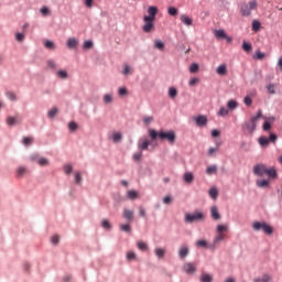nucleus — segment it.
<instances>
[{
    "instance_id": "f257e3e1",
    "label": "nucleus",
    "mask_w": 282,
    "mask_h": 282,
    "mask_svg": "<svg viewBox=\"0 0 282 282\" xmlns=\"http://www.w3.org/2000/svg\"><path fill=\"white\" fill-rule=\"evenodd\" d=\"M149 135L151 138V140H158V138L160 140H167V142L170 144H175V139L177 138L175 135V131H167V132H164V131H155L153 129H150L149 130Z\"/></svg>"
},
{
    "instance_id": "f03ea898",
    "label": "nucleus",
    "mask_w": 282,
    "mask_h": 282,
    "mask_svg": "<svg viewBox=\"0 0 282 282\" xmlns=\"http://www.w3.org/2000/svg\"><path fill=\"white\" fill-rule=\"evenodd\" d=\"M259 118H261V111L258 112L256 117H252L249 121L243 123L242 126L243 131H246L250 135L251 133H254V131L257 130V122L259 121Z\"/></svg>"
},
{
    "instance_id": "7ed1b4c3",
    "label": "nucleus",
    "mask_w": 282,
    "mask_h": 282,
    "mask_svg": "<svg viewBox=\"0 0 282 282\" xmlns=\"http://www.w3.org/2000/svg\"><path fill=\"white\" fill-rule=\"evenodd\" d=\"M258 6L259 3L257 2V0H252L249 3H241L240 12L242 17H250V14H252V10H257Z\"/></svg>"
},
{
    "instance_id": "20e7f679",
    "label": "nucleus",
    "mask_w": 282,
    "mask_h": 282,
    "mask_svg": "<svg viewBox=\"0 0 282 282\" xmlns=\"http://www.w3.org/2000/svg\"><path fill=\"white\" fill-rule=\"evenodd\" d=\"M252 229L256 232H259V230H262L264 232V235H272V232H274V228H272V226L268 225V223L265 221H254L252 224Z\"/></svg>"
},
{
    "instance_id": "39448f33",
    "label": "nucleus",
    "mask_w": 282,
    "mask_h": 282,
    "mask_svg": "<svg viewBox=\"0 0 282 282\" xmlns=\"http://www.w3.org/2000/svg\"><path fill=\"white\" fill-rule=\"evenodd\" d=\"M204 220V214L202 212H195L193 214L185 215L186 224H193L194 221H202Z\"/></svg>"
},
{
    "instance_id": "423d86ee",
    "label": "nucleus",
    "mask_w": 282,
    "mask_h": 282,
    "mask_svg": "<svg viewBox=\"0 0 282 282\" xmlns=\"http://www.w3.org/2000/svg\"><path fill=\"white\" fill-rule=\"evenodd\" d=\"M144 24L142 26L143 32L148 33L153 32L155 30V20H151L150 18H143Z\"/></svg>"
},
{
    "instance_id": "0eeeda50",
    "label": "nucleus",
    "mask_w": 282,
    "mask_h": 282,
    "mask_svg": "<svg viewBox=\"0 0 282 282\" xmlns=\"http://www.w3.org/2000/svg\"><path fill=\"white\" fill-rule=\"evenodd\" d=\"M258 142H259L260 147H268V144H270V142H276V134L271 133L269 135V138L260 137Z\"/></svg>"
},
{
    "instance_id": "6e6552de",
    "label": "nucleus",
    "mask_w": 282,
    "mask_h": 282,
    "mask_svg": "<svg viewBox=\"0 0 282 282\" xmlns=\"http://www.w3.org/2000/svg\"><path fill=\"white\" fill-rule=\"evenodd\" d=\"M268 171V166L265 164H257L253 166V174L258 175L259 177H263Z\"/></svg>"
},
{
    "instance_id": "1a4fd4ad",
    "label": "nucleus",
    "mask_w": 282,
    "mask_h": 282,
    "mask_svg": "<svg viewBox=\"0 0 282 282\" xmlns=\"http://www.w3.org/2000/svg\"><path fill=\"white\" fill-rule=\"evenodd\" d=\"M30 161L37 162L40 166H47V164H50V161L46 158H39V154H32Z\"/></svg>"
},
{
    "instance_id": "9d476101",
    "label": "nucleus",
    "mask_w": 282,
    "mask_h": 282,
    "mask_svg": "<svg viewBox=\"0 0 282 282\" xmlns=\"http://www.w3.org/2000/svg\"><path fill=\"white\" fill-rule=\"evenodd\" d=\"M156 14H158V7L151 6L148 8V15H143V18L151 19L152 21H155Z\"/></svg>"
},
{
    "instance_id": "9b49d317",
    "label": "nucleus",
    "mask_w": 282,
    "mask_h": 282,
    "mask_svg": "<svg viewBox=\"0 0 282 282\" xmlns=\"http://www.w3.org/2000/svg\"><path fill=\"white\" fill-rule=\"evenodd\" d=\"M183 270L184 272H186V274H195V272H197V268H195V264L187 262L183 265Z\"/></svg>"
},
{
    "instance_id": "f8f14e48",
    "label": "nucleus",
    "mask_w": 282,
    "mask_h": 282,
    "mask_svg": "<svg viewBox=\"0 0 282 282\" xmlns=\"http://www.w3.org/2000/svg\"><path fill=\"white\" fill-rule=\"evenodd\" d=\"M195 122L198 127H206V124H208V118H206L204 115H200L195 118Z\"/></svg>"
},
{
    "instance_id": "ddd939ff",
    "label": "nucleus",
    "mask_w": 282,
    "mask_h": 282,
    "mask_svg": "<svg viewBox=\"0 0 282 282\" xmlns=\"http://www.w3.org/2000/svg\"><path fill=\"white\" fill-rule=\"evenodd\" d=\"M214 34H215L216 39H226L228 41V43H230L232 41V37H228L224 30H216L214 32Z\"/></svg>"
},
{
    "instance_id": "4468645a",
    "label": "nucleus",
    "mask_w": 282,
    "mask_h": 282,
    "mask_svg": "<svg viewBox=\"0 0 282 282\" xmlns=\"http://www.w3.org/2000/svg\"><path fill=\"white\" fill-rule=\"evenodd\" d=\"M66 47H68V50H74L78 47V40H76L75 37H69L66 41Z\"/></svg>"
},
{
    "instance_id": "2eb2a0df",
    "label": "nucleus",
    "mask_w": 282,
    "mask_h": 282,
    "mask_svg": "<svg viewBox=\"0 0 282 282\" xmlns=\"http://www.w3.org/2000/svg\"><path fill=\"white\" fill-rule=\"evenodd\" d=\"M210 216H212V219H215V220L221 219V215L219 214V209L217 208V206L210 207Z\"/></svg>"
},
{
    "instance_id": "dca6fc26",
    "label": "nucleus",
    "mask_w": 282,
    "mask_h": 282,
    "mask_svg": "<svg viewBox=\"0 0 282 282\" xmlns=\"http://www.w3.org/2000/svg\"><path fill=\"white\" fill-rule=\"evenodd\" d=\"M216 73L218 76H226L228 74V66L226 64H221L216 68Z\"/></svg>"
},
{
    "instance_id": "f3484780",
    "label": "nucleus",
    "mask_w": 282,
    "mask_h": 282,
    "mask_svg": "<svg viewBox=\"0 0 282 282\" xmlns=\"http://www.w3.org/2000/svg\"><path fill=\"white\" fill-rule=\"evenodd\" d=\"M180 259H186L188 257V247L186 245H183L178 250Z\"/></svg>"
},
{
    "instance_id": "a211bd4d",
    "label": "nucleus",
    "mask_w": 282,
    "mask_h": 282,
    "mask_svg": "<svg viewBox=\"0 0 282 282\" xmlns=\"http://www.w3.org/2000/svg\"><path fill=\"white\" fill-rule=\"evenodd\" d=\"M151 144V141H148L147 139H141L139 141V149H141V151H147L149 149V145Z\"/></svg>"
},
{
    "instance_id": "6ab92c4d",
    "label": "nucleus",
    "mask_w": 282,
    "mask_h": 282,
    "mask_svg": "<svg viewBox=\"0 0 282 282\" xmlns=\"http://www.w3.org/2000/svg\"><path fill=\"white\" fill-rule=\"evenodd\" d=\"M193 180H195V176H193V173H191V172H186V173L183 175V181H184L186 184H193Z\"/></svg>"
},
{
    "instance_id": "aec40b11",
    "label": "nucleus",
    "mask_w": 282,
    "mask_h": 282,
    "mask_svg": "<svg viewBox=\"0 0 282 282\" xmlns=\"http://www.w3.org/2000/svg\"><path fill=\"white\" fill-rule=\"evenodd\" d=\"M181 21L182 23H184V25L191 26L193 25V19H191L188 15L186 14H182L181 15Z\"/></svg>"
},
{
    "instance_id": "412c9836",
    "label": "nucleus",
    "mask_w": 282,
    "mask_h": 282,
    "mask_svg": "<svg viewBox=\"0 0 282 282\" xmlns=\"http://www.w3.org/2000/svg\"><path fill=\"white\" fill-rule=\"evenodd\" d=\"M110 140H112V142H115V143L121 142V140H122V133H120V132H113V133L110 135Z\"/></svg>"
},
{
    "instance_id": "4be33fe9",
    "label": "nucleus",
    "mask_w": 282,
    "mask_h": 282,
    "mask_svg": "<svg viewBox=\"0 0 282 282\" xmlns=\"http://www.w3.org/2000/svg\"><path fill=\"white\" fill-rule=\"evenodd\" d=\"M123 218L127 219V221H131L133 219V212L131 209H123Z\"/></svg>"
},
{
    "instance_id": "5701e85b",
    "label": "nucleus",
    "mask_w": 282,
    "mask_h": 282,
    "mask_svg": "<svg viewBox=\"0 0 282 282\" xmlns=\"http://www.w3.org/2000/svg\"><path fill=\"white\" fill-rule=\"evenodd\" d=\"M7 124H9V127H14V124H19V117H8Z\"/></svg>"
},
{
    "instance_id": "b1692460",
    "label": "nucleus",
    "mask_w": 282,
    "mask_h": 282,
    "mask_svg": "<svg viewBox=\"0 0 282 282\" xmlns=\"http://www.w3.org/2000/svg\"><path fill=\"white\" fill-rule=\"evenodd\" d=\"M256 184L258 188H268V186L270 185V182H268L267 180H260V181H256Z\"/></svg>"
},
{
    "instance_id": "393cba45",
    "label": "nucleus",
    "mask_w": 282,
    "mask_h": 282,
    "mask_svg": "<svg viewBox=\"0 0 282 282\" xmlns=\"http://www.w3.org/2000/svg\"><path fill=\"white\" fill-rule=\"evenodd\" d=\"M265 175H268L269 177H271V180H276V170L274 167L268 169L267 167V173Z\"/></svg>"
},
{
    "instance_id": "a878e982",
    "label": "nucleus",
    "mask_w": 282,
    "mask_h": 282,
    "mask_svg": "<svg viewBox=\"0 0 282 282\" xmlns=\"http://www.w3.org/2000/svg\"><path fill=\"white\" fill-rule=\"evenodd\" d=\"M216 232H217V235H224V232H228L227 225H218L216 227Z\"/></svg>"
},
{
    "instance_id": "bb28decb",
    "label": "nucleus",
    "mask_w": 282,
    "mask_h": 282,
    "mask_svg": "<svg viewBox=\"0 0 282 282\" xmlns=\"http://www.w3.org/2000/svg\"><path fill=\"white\" fill-rule=\"evenodd\" d=\"M169 98H171L172 100L177 98V89L175 87L169 88Z\"/></svg>"
},
{
    "instance_id": "cd10ccee",
    "label": "nucleus",
    "mask_w": 282,
    "mask_h": 282,
    "mask_svg": "<svg viewBox=\"0 0 282 282\" xmlns=\"http://www.w3.org/2000/svg\"><path fill=\"white\" fill-rule=\"evenodd\" d=\"M224 239H226V234H217V236L214 239V243H221V241H224Z\"/></svg>"
},
{
    "instance_id": "c85d7f7f",
    "label": "nucleus",
    "mask_w": 282,
    "mask_h": 282,
    "mask_svg": "<svg viewBox=\"0 0 282 282\" xmlns=\"http://www.w3.org/2000/svg\"><path fill=\"white\" fill-rule=\"evenodd\" d=\"M212 281H213V276L210 274L203 273L200 275V282H212Z\"/></svg>"
},
{
    "instance_id": "c756f323",
    "label": "nucleus",
    "mask_w": 282,
    "mask_h": 282,
    "mask_svg": "<svg viewBox=\"0 0 282 282\" xmlns=\"http://www.w3.org/2000/svg\"><path fill=\"white\" fill-rule=\"evenodd\" d=\"M32 142H34V138H32V137H24L22 140V143L24 144V147H30V144H32Z\"/></svg>"
},
{
    "instance_id": "7c9ffc66",
    "label": "nucleus",
    "mask_w": 282,
    "mask_h": 282,
    "mask_svg": "<svg viewBox=\"0 0 282 282\" xmlns=\"http://www.w3.org/2000/svg\"><path fill=\"white\" fill-rule=\"evenodd\" d=\"M104 102L106 105H111L113 102V96L111 94H107L104 96Z\"/></svg>"
},
{
    "instance_id": "2f4dec72",
    "label": "nucleus",
    "mask_w": 282,
    "mask_h": 282,
    "mask_svg": "<svg viewBox=\"0 0 282 282\" xmlns=\"http://www.w3.org/2000/svg\"><path fill=\"white\" fill-rule=\"evenodd\" d=\"M208 193H209V197H212V199H217V195H219V192L215 187L210 188Z\"/></svg>"
},
{
    "instance_id": "473e14b6",
    "label": "nucleus",
    "mask_w": 282,
    "mask_h": 282,
    "mask_svg": "<svg viewBox=\"0 0 282 282\" xmlns=\"http://www.w3.org/2000/svg\"><path fill=\"white\" fill-rule=\"evenodd\" d=\"M154 252H155V254L159 259H164V254H165L166 251L162 248H158V249H155Z\"/></svg>"
},
{
    "instance_id": "72a5a7b5",
    "label": "nucleus",
    "mask_w": 282,
    "mask_h": 282,
    "mask_svg": "<svg viewBox=\"0 0 282 282\" xmlns=\"http://www.w3.org/2000/svg\"><path fill=\"white\" fill-rule=\"evenodd\" d=\"M137 246H138L139 250H142V251L149 250V246L144 241H139L137 243Z\"/></svg>"
},
{
    "instance_id": "f704fd0d",
    "label": "nucleus",
    "mask_w": 282,
    "mask_h": 282,
    "mask_svg": "<svg viewBox=\"0 0 282 282\" xmlns=\"http://www.w3.org/2000/svg\"><path fill=\"white\" fill-rule=\"evenodd\" d=\"M128 197L129 199H138L139 195H138V192L131 189V191H128Z\"/></svg>"
},
{
    "instance_id": "c9c22d12",
    "label": "nucleus",
    "mask_w": 282,
    "mask_h": 282,
    "mask_svg": "<svg viewBox=\"0 0 282 282\" xmlns=\"http://www.w3.org/2000/svg\"><path fill=\"white\" fill-rule=\"evenodd\" d=\"M154 47H155V50H164V42H162L160 40H155Z\"/></svg>"
},
{
    "instance_id": "e433bc0d",
    "label": "nucleus",
    "mask_w": 282,
    "mask_h": 282,
    "mask_svg": "<svg viewBox=\"0 0 282 282\" xmlns=\"http://www.w3.org/2000/svg\"><path fill=\"white\" fill-rule=\"evenodd\" d=\"M24 173H28V170L24 166L18 167V170H17L18 177H23Z\"/></svg>"
},
{
    "instance_id": "4c0bfd02",
    "label": "nucleus",
    "mask_w": 282,
    "mask_h": 282,
    "mask_svg": "<svg viewBox=\"0 0 282 282\" xmlns=\"http://www.w3.org/2000/svg\"><path fill=\"white\" fill-rule=\"evenodd\" d=\"M242 50H243V52H252V44H250L248 42H243Z\"/></svg>"
},
{
    "instance_id": "58836bf2",
    "label": "nucleus",
    "mask_w": 282,
    "mask_h": 282,
    "mask_svg": "<svg viewBox=\"0 0 282 282\" xmlns=\"http://www.w3.org/2000/svg\"><path fill=\"white\" fill-rule=\"evenodd\" d=\"M189 72H191V74H195V73L199 72V65L196 64V63H193V64L189 66Z\"/></svg>"
},
{
    "instance_id": "ea45409f",
    "label": "nucleus",
    "mask_w": 282,
    "mask_h": 282,
    "mask_svg": "<svg viewBox=\"0 0 282 282\" xmlns=\"http://www.w3.org/2000/svg\"><path fill=\"white\" fill-rule=\"evenodd\" d=\"M101 226H102L106 230H111V223H109V220H107V219H102V220H101Z\"/></svg>"
},
{
    "instance_id": "a19ab883",
    "label": "nucleus",
    "mask_w": 282,
    "mask_h": 282,
    "mask_svg": "<svg viewBox=\"0 0 282 282\" xmlns=\"http://www.w3.org/2000/svg\"><path fill=\"white\" fill-rule=\"evenodd\" d=\"M167 13L170 14V17H177V8L175 7H170L167 9Z\"/></svg>"
},
{
    "instance_id": "79ce46f5",
    "label": "nucleus",
    "mask_w": 282,
    "mask_h": 282,
    "mask_svg": "<svg viewBox=\"0 0 282 282\" xmlns=\"http://www.w3.org/2000/svg\"><path fill=\"white\" fill-rule=\"evenodd\" d=\"M206 173L207 175H213V173H217V166L216 165L208 166L206 169Z\"/></svg>"
},
{
    "instance_id": "37998d69",
    "label": "nucleus",
    "mask_w": 282,
    "mask_h": 282,
    "mask_svg": "<svg viewBox=\"0 0 282 282\" xmlns=\"http://www.w3.org/2000/svg\"><path fill=\"white\" fill-rule=\"evenodd\" d=\"M227 107H228V109H237V107H238V104H237V101L236 100H229L228 102H227Z\"/></svg>"
},
{
    "instance_id": "c03bdc74",
    "label": "nucleus",
    "mask_w": 282,
    "mask_h": 282,
    "mask_svg": "<svg viewBox=\"0 0 282 282\" xmlns=\"http://www.w3.org/2000/svg\"><path fill=\"white\" fill-rule=\"evenodd\" d=\"M228 113H229L228 109H226L224 107H221L218 111V116H220V118L228 116Z\"/></svg>"
},
{
    "instance_id": "a18cd8bd",
    "label": "nucleus",
    "mask_w": 282,
    "mask_h": 282,
    "mask_svg": "<svg viewBox=\"0 0 282 282\" xmlns=\"http://www.w3.org/2000/svg\"><path fill=\"white\" fill-rule=\"evenodd\" d=\"M270 279H271L270 275L264 274L262 275V278L256 279L254 282H270Z\"/></svg>"
},
{
    "instance_id": "49530a36",
    "label": "nucleus",
    "mask_w": 282,
    "mask_h": 282,
    "mask_svg": "<svg viewBox=\"0 0 282 282\" xmlns=\"http://www.w3.org/2000/svg\"><path fill=\"white\" fill-rule=\"evenodd\" d=\"M196 246L197 248H206L208 246V242H206V240H197Z\"/></svg>"
},
{
    "instance_id": "de8ad7c7",
    "label": "nucleus",
    "mask_w": 282,
    "mask_h": 282,
    "mask_svg": "<svg viewBox=\"0 0 282 282\" xmlns=\"http://www.w3.org/2000/svg\"><path fill=\"white\" fill-rule=\"evenodd\" d=\"M120 230H122V232H129L131 230V225H120Z\"/></svg>"
},
{
    "instance_id": "09e8293b",
    "label": "nucleus",
    "mask_w": 282,
    "mask_h": 282,
    "mask_svg": "<svg viewBox=\"0 0 282 282\" xmlns=\"http://www.w3.org/2000/svg\"><path fill=\"white\" fill-rule=\"evenodd\" d=\"M75 175V183L80 184L83 182V176L80 175L79 172H74Z\"/></svg>"
},
{
    "instance_id": "8fccbe9b",
    "label": "nucleus",
    "mask_w": 282,
    "mask_h": 282,
    "mask_svg": "<svg viewBox=\"0 0 282 282\" xmlns=\"http://www.w3.org/2000/svg\"><path fill=\"white\" fill-rule=\"evenodd\" d=\"M6 96L9 98V100H17V94L12 93V91H8L6 93Z\"/></svg>"
},
{
    "instance_id": "3c124183",
    "label": "nucleus",
    "mask_w": 282,
    "mask_h": 282,
    "mask_svg": "<svg viewBox=\"0 0 282 282\" xmlns=\"http://www.w3.org/2000/svg\"><path fill=\"white\" fill-rule=\"evenodd\" d=\"M44 46L46 47V50H54V42L47 40L45 41Z\"/></svg>"
},
{
    "instance_id": "603ef678",
    "label": "nucleus",
    "mask_w": 282,
    "mask_h": 282,
    "mask_svg": "<svg viewBox=\"0 0 282 282\" xmlns=\"http://www.w3.org/2000/svg\"><path fill=\"white\" fill-rule=\"evenodd\" d=\"M91 47H94V42L91 41L84 42V50H91Z\"/></svg>"
},
{
    "instance_id": "864d4df0",
    "label": "nucleus",
    "mask_w": 282,
    "mask_h": 282,
    "mask_svg": "<svg viewBox=\"0 0 282 282\" xmlns=\"http://www.w3.org/2000/svg\"><path fill=\"white\" fill-rule=\"evenodd\" d=\"M259 28H261V23L259 21L254 20L252 22V30H253V32H257L259 30Z\"/></svg>"
},
{
    "instance_id": "5fc2aeb1",
    "label": "nucleus",
    "mask_w": 282,
    "mask_h": 282,
    "mask_svg": "<svg viewBox=\"0 0 282 282\" xmlns=\"http://www.w3.org/2000/svg\"><path fill=\"white\" fill-rule=\"evenodd\" d=\"M56 113H58V109L57 108H52L48 111V118H54L56 116Z\"/></svg>"
},
{
    "instance_id": "6e6d98bb",
    "label": "nucleus",
    "mask_w": 282,
    "mask_h": 282,
    "mask_svg": "<svg viewBox=\"0 0 282 282\" xmlns=\"http://www.w3.org/2000/svg\"><path fill=\"white\" fill-rule=\"evenodd\" d=\"M47 67L50 69H56V62H54L53 59H48L47 61Z\"/></svg>"
},
{
    "instance_id": "4d7b16f0",
    "label": "nucleus",
    "mask_w": 282,
    "mask_h": 282,
    "mask_svg": "<svg viewBox=\"0 0 282 282\" xmlns=\"http://www.w3.org/2000/svg\"><path fill=\"white\" fill-rule=\"evenodd\" d=\"M197 83H199V78L194 77V78L189 79L188 85H189V87H195V85H197Z\"/></svg>"
},
{
    "instance_id": "13d9d810",
    "label": "nucleus",
    "mask_w": 282,
    "mask_h": 282,
    "mask_svg": "<svg viewBox=\"0 0 282 282\" xmlns=\"http://www.w3.org/2000/svg\"><path fill=\"white\" fill-rule=\"evenodd\" d=\"M243 102L247 107H250L252 105V98H250V96H246Z\"/></svg>"
},
{
    "instance_id": "bf43d9fd",
    "label": "nucleus",
    "mask_w": 282,
    "mask_h": 282,
    "mask_svg": "<svg viewBox=\"0 0 282 282\" xmlns=\"http://www.w3.org/2000/svg\"><path fill=\"white\" fill-rule=\"evenodd\" d=\"M68 129L69 131H76V129H78V124H76V122H69Z\"/></svg>"
},
{
    "instance_id": "052dcab7",
    "label": "nucleus",
    "mask_w": 282,
    "mask_h": 282,
    "mask_svg": "<svg viewBox=\"0 0 282 282\" xmlns=\"http://www.w3.org/2000/svg\"><path fill=\"white\" fill-rule=\"evenodd\" d=\"M57 76L58 78L65 79L67 78V73L65 70H58Z\"/></svg>"
},
{
    "instance_id": "680f3d73",
    "label": "nucleus",
    "mask_w": 282,
    "mask_h": 282,
    "mask_svg": "<svg viewBox=\"0 0 282 282\" xmlns=\"http://www.w3.org/2000/svg\"><path fill=\"white\" fill-rule=\"evenodd\" d=\"M142 158V151L140 152H135L133 154V160H135V162H140V159Z\"/></svg>"
},
{
    "instance_id": "e2e57ef3",
    "label": "nucleus",
    "mask_w": 282,
    "mask_h": 282,
    "mask_svg": "<svg viewBox=\"0 0 282 282\" xmlns=\"http://www.w3.org/2000/svg\"><path fill=\"white\" fill-rule=\"evenodd\" d=\"M132 259H135V252L129 251V252L127 253V260H128V261H131Z\"/></svg>"
},
{
    "instance_id": "0e129e2a",
    "label": "nucleus",
    "mask_w": 282,
    "mask_h": 282,
    "mask_svg": "<svg viewBox=\"0 0 282 282\" xmlns=\"http://www.w3.org/2000/svg\"><path fill=\"white\" fill-rule=\"evenodd\" d=\"M144 124H151L153 122V117H143Z\"/></svg>"
},
{
    "instance_id": "69168bd1",
    "label": "nucleus",
    "mask_w": 282,
    "mask_h": 282,
    "mask_svg": "<svg viewBox=\"0 0 282 282\" xmlns=\"http://www.w3.org/2000/svg\"><path fill=\"white\" fill-rule=\"evenodd\" d=\"M64 172L66 173V175H69V173H72V165L70 164L64 165Z\"/></svg>"
},
{
    "instance_id": "338daca9",
    "label": "nucleus",
    "mask_w": 282,
    "mask_h": 282,
    "mask_svg": "<svg viewBox=\"0 0 282 282\" xmlns=\"http://www.w3.org/2000/svg\"><path fill=\"white\" fill-rule=\"evenodd\" d=\"M119 96H127L128 91L124 87L119 88L118 90Z\"/></svg>"
},
{
    "instance_id": "774afa93",
    "label": "nucleus",
    "mask_w": 282,
    "mask_h": 282,
    "mask_svg": "<svg viewBox=\"0 0 282 282\" xmlns=\"http://www.w3.org/2000/svg\"><path fill=\"white\" fill-rule=\"evenodd\" d=\"M171 202H173V198H172L171 196H165V197L163 198V204L169 205V204H171Z\"/></svg>"
}]
</instances>
